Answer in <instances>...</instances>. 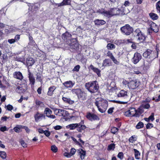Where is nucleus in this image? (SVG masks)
Wrapping results in <instances>:
<instances>
[{
    "label": "nucleus",
    "mask_w": 160,
    "mask_h": 160,
    "mask_svg": "<svg viewBox=\"0 0 160 160\" xmlns=\"http://www.w3.org/2000/svg\"><path fill=\"white\" fill-rule=\"evenodd\" d=\"M94 103L98 110L102 113L105 112L108 106V101L101 98H96Z\"/></svg>",
    "instance_id": "1"
},
{
    "label": "nucleus",
    "mask_w": 160,
    "mask_h": 160,
    "mask_svg": "<svg viewBox=\"0 0 160 160\" xmlns=\"http://www.w3.org/2000/svg\"><path fill=\"white\" fill-rule=\"evenodd\" d=\"M85 87L90 92L94 93L97 92L99 89V85L96 81H92L86 83Z\"/></svg>",
    "instance_id": "2"
},
{
    "label": "nucleus",
    "mask_w": 160,
    "mask_h": 160,
    "mask_svg": "<svg viewBox=\"0 0 160 160\" xmlns=\"http://www.w3.org/2000/svg\"><path fill=\"white\" fill-rule=\"evenodd\" d=\"M142 112L137 110L134 108H130L129 109L125 112L124 115L127 117L135 116L139 117Z\"/></svg>",
    "instance_id": "3"
},
{
    "label": "nucleus",
    "mask_w": 160,
    "mask_h": 160,
    "mask_svg": "<svg viewBox=\"0 0 160 160\" xmlns=\"http://www.w3.org/2000/svg\"><path fill=\"white\" fill-rule=\"evenodd\" d=\"M143 56L147 59H152L154 60L158 57V54L155 51L148 49L143 54Z\"/></svg>",
    "instance_id": "4"
},
{
    "label": "nucleus",
    "mask_w": 160,
    "mask_h": 160,
    "mask_svg": "<svg viewBox=\"0 0 160 160\" xmlns=\"http://www.w3.org/2000/svg\"><path fill=\"white\" fill-rule=\"evenodd\" d=\"M147 23L150 26V28L148 29V32L149 34H150L152 32H157L158 31V27L155 23L151 21H148Z\"/></svg>",
    "instance_id": "5"
},
{
    "label": "nucleus",
    "mask_w": 160,
    "mask_h": 160,
    "mask_svg": "<svg viewBox=\"0 0 160 160\" xmlns=\"http://www.w3.org/2000/svg\"><path fill=\"white\" fill-rule=\"evenodd\" d=\"M120 29L123 34L127 35H129L133 31V28L129 24H126L122 27Z\"/></svg>",
    "instance_id": "6"
},
{
    "label": "nucleus",
    "mask_w": 160,
    "mask_h": 160,
    "mask_svg": "<svg viewBox=\"0 0 160 160\" xmlns=\"http://www.w3.org/2000/svg\"><path fill=\"white\" fill-rule=\"evenodd\" d=\"M135 32L136 33V37L138 42H142L145 39V35L142 33L139 29H137Z\"/></svg>",
    "instance_id": "7"
},
{
    "label": "nucleus",
    "mask_w": 160,
    "mask_h": 160,
    "mask_svg": "<svg viewBox=\"0 0 160 160\" xmlns=\"http://www.w3.org/2000/svg\"><path fill=\"white\" fill-rule=\"evenodd\" d=\"M86 117L88 120L92 121H99L100 120V118L98 116L94 113L90 112L87 113Z\"/></svg>",
    "instance_id": "8"
},
{
    "label": "nucleus",
    "mask_w": 160,
    "mask_h": 160,
    "mask_svg": "<svg viewBox=\"0 0 160 160\" xmlns=\"http://www.w3.org/2000/svg\"><path fill=\"white\" fill-rule=\"evenodd\" d=\"M138 85V83L136 80L131 81L128 83L129 88L132 89L136 88Z\"/></svg>",
    "instance_id": "9"
},
{
    "label": "nucleus",
    "mask_w": 160,
    "mask_h": 160,
    "mask_svg": "<svg viewBox=\"0 0 160 160\" xmlns=\"http://www.w3.org/2000/svg\"><path fill=\"white\" fill-rule=\"evenodd\" d=\"M142 56L141 54L139 53L136 52L134 54L132 61L134 64H136L139 62Z\"/></svg>",
    "instance_id": "10"
},
{
    "label": "nucleus",
    "mask_w": 160,
    "mask_h": 160,
    "mask_svg": "<svg viewBox=\"0 0 160 160\" xmlns=\"http://www.w3.org/2000/svg\"><path fill=\"white\" fill-rule=\"evenodd\" d=\"M34 118L36 122H38L41 120L43 118H45L44 115L42 113L37 112L34 115Z\"/></svg>",
    "instance_id": "11"
},
{
    "label": "nucleus",
    "mask_w": 160,
    "mask_h": 160,
    "mask_svg": "<svg viewBox=\"0 0 160 160\" xmlns=\"http://www.w3.org/2000/svg\"><path fill=\"white\" fill-rule=\"evenodd\" d=\"M84 123V121L82 120L80 122L77 123L78 125L77 127V130L80 132H82L84 131L86 128V126L84 125H83Z\"/></svg>",
    "instance_id": "12"
},
{
    "label": "nucleus",
    "mask_w": 160,
    "mask_h": 160,
    "mask_svg": "<svg viewBox=\"0 0 160 160\" xmlns=\"http://www.w3.org/2000/svg\"><path fill=\"white\" fill-rule=\"evenodd\" d=\"M28 78L30 83L32 85H34L35 82V79L33 74L30 72L29 69L28 70Z\"/></svg>",
    "instance_id": "13"
},
{
    "label": "nucleus",
    "mask_w": 160,
    "mask_h": 160,
    "mask_svg": "<svg viewBox=\"0 0 160 160\" xmlns=\"http://www.w3.org/2000/svg\"><path fill=\"white\" fill-rule=\"evenodd\" d=\"M56 111H58L57 114L60 116L65 117L68 114V112L65 110L62 109H57Z\"/></svg>",
    "instance_id": "14"
},
{
    "label": "nucleus",
    "mask_w": 160,
    "mask_h": 160,
    "mask_svg": "<svg viewBox=\"0 0 160 160\" xmlns=\"http://www.w3.org/2000/svg\"><path fill=\"white\" fill-rule=\"evenodd\" d=\"M26 62L27 66H32L35 63V61L32 58L29 57L26 58Z\"/></svg>",
    "instance_id": "15"
},
{
    "label": "nucleus",
    "mask_w": 160,
    "mask_h": 160,
    "mask_svg": "<svg viewBox=\"0 0 160 160\" xmlns=\"http://www.w3.org/2000/svg\"><path fill=\"white\" fill-rule=\"evenodd\" d=\"M13 77L16 78L20 80H22L23 78V75L20 72H16L13 74Z\"/></svg>",
    "instance_id": "16"
},
{
    "label": "nucleus",
    "mask_w": 160,
    "mask_h": 160,
    "mask_svg": "<svg viewBox=\"0 0 160 160\" xmlns=\"http://www.w3.org/2000/svg\"><path fill=\"white\" fill-rule=\"evenodd\" d=\"M153 60L152 59H147V60H145L144 62L143 65L144 68L146 69H148L150 67L151 65V63L152 61Z\"/></svg>",
    "instance_id": "17"
},
{
    "label": "nucleus",
    "mask_w": 160,
    "mask_h": 160,
    "mask_svg": "<svg viewBox=\"0 0 160 160\" xmlns=\"http://www.w3.org/2000/svg\"><path fill=\"white\" fill-rule=\"evenodd\" d=\"M111 16L116 15L120 14V10L118 8H112L110 9Z\"/></svg>",
    "instance_id": "18"
},
{
    "label": "nucleus",
    "mask_w": 160,
    "mask_h": 160,
    "mask_svg": "<svg viewBox=\"0 0 160 160\" xmlns=\"http://www.w3.org/2000/svg\"><path fill=\"white\" fill-rule=\"evenodd\" d=\"M128 96V92L124 90H121L118 94V97H121L126 98Z\"/></svg>",
    "instance_id": "19"
},
{
    "label": "nucleus",
    "mask_w": 160,
    "mask_h": 160,
    "mask_svg": "<svg viewBox=\"0 0 160 160\" xmlns=\"http://www.w3.org/2000/svg\"><path fill=\"white\" fill-rule=\"evenodd\" d=\"M89 68L91 69L94 72L96 73L98 77L101 76V71L100 70L94 67L92 65H90Z\"/></svg>",
    "instance_id": "20"
},
{
    "label": "nucleus",
    "mask_w": 160,
    "mask_h": 160,
    "mask_svg": "<svg viewBox=\"0 0 160 160\" xmlns=\"http://www.w3.org/2000/svg\"><path fill=\"white\" fill-rule=\"evenodd\" d=\"M63 84L66 88H68L72 87L73 86L74 84L73 83L72 81H69L64 82L63 83Z\"/></svg>",
    "instance_id": "21"
},
{
    "label": "nucleus",
    "mask_w": 160,
    "mask_h": 160,
    "mask_svg": "<svg viewBox=\"0 0 160 160\" xmlns=\"http://www.w3.org/2000/svg\"><path fill=\"white\" fill-rule=\"evenodd\" d=\"M56 87L54 86H51L48 88V90L47 92V94L49 96L52 95L54 91L56 89Z\"/></svg>",
    "instance_id": "22"
},
{
    "label": "nucleus",
    "mask_w": 160,
    "mask_h": 160,
    "mask_svg": "<svg viewBox=\"0 0 160 160\" xmlns=\"http://www.w3.org/2000/svg\"><path fill=\"white\" fill-rule=\"evenodd\" d=\"M94 22L95 25L100 26L104 24L106 22L103 20L97 19L94 21Z\"/></svg>",
    "instance_id": "23"
},
{
    "label": "nucleus",
    "mask_w": 160,
    "mask_h": 160,
    "mask_svg": "<svg viewBox=\"0 0 160 160\" xmlns=\"http://www.w3.org/2000/svg\"><path fill=\"white\" fill-rule=\"evenodd\" d=\"M78 98H81L82 100H85L86 99L87 95L86 93L83 91L81 90V92L78 95Z\"/></svg>",
    "instance_id": "24"
},
{
    "label": "nucleus",
    "mask_w": 160,
    "mask_h": 160,
    "mask_svg": "<svg viewBox=\"0 0 160 160\" xmlns=\"http://www.w3.org/2000/svg\"><path fill=\"white\" fill-rule=\"evenodd\" d=\"M133 151L134 152V155L135 158L138 160L140 159V157L141 156L140 153L138 150H137L136 149H134Z\"/></svg>",
    "instance_id": "25"
},
{
    "label": "nucleus",
    "mask_w": 160,
    "mask_h": 160,
    "mask_svg": "<svg viewBox=\"0 0 160 160\" xmlns=\"http://www.w3.org/2000/svg\"><path fill=\"white\" fill-rule=\"evenodd\" d=\"M111 65V62L108 59H106L103 61L102 63V66L104 67L109 66Z\"/></svg>",
    "instance_id": "26"
},
{
    "label": "nucleus",
    "mask_w": 160,
    "mask_h": 160,
    "mask_svg": "<svg viewBox=\"0 0 160 160\" xmlns=\"http://www.w3.org/2000/svg\"><path fill=\"white\" fill-rule=\"evenodd\" d=\"M78 125L77 123L71 124L67 126L66 128L67 129H69L70 130H74L77 128Z\"/></svg>",
    "instance_id": "27"
},
{
    "label": "nucleus",
    "mask_w": 160,
    "mask_h": 160,
    "mask_svg": "<svg viewBox=\"0 0 160 160\" xmlns=\"http://www.w3.org/2000/svg\"><path fill=\"white\" fill-rule=\"evenodd\" d=\"M79 151L80 158L82 160L84 158L85 156L86 155V152L82 149H80Z\"/></svg>",
    "instance_id": "28"
},
{
    "label": "nucleus",
    "mask_w": 160,
    "mask_h": 160,
    "mask_svg": "<svg viewBox=\"0 0 160 160\" xmlns=\"http://www.w3.org/2000/svg\"><path fill=\"white\" fill-rule=\"evenodd\" d=\"M71 3L70 0H63L62 3L58 4V6H61L64 5H68L70 4Z\"/></svg>",
    "instance_id": "29"
},
{
    "label": "nucleus",
    "mask_w": 160,
    "mask_h": 160,
    "mask_svg": "<svg viewBox=\"0 0 160 160\" xmlns=\"http://www.w3.org/2000/svg\"><path fill=\"white\" fill-rule=\"evenodd\" d=\"M149 16L150 18L153 20H157L158 18V15L154 13H150L149 14Z\"/></svg>",
    "instance_id": "30"
},
{
    "label": "nucleus",
    "mask_w": 160,
    "mask_h": 160,
    "mask_svg": "<svg viewBox=\"0 0 160 160\" xmlns=\"http://www.w3.org/2000/svg\"><path fill=\"white\" fill-rule=\"evenodd\" d=\"M81 90L79 88H74L72 90L71 92L73 94H76L78 97L79 93L81 92Z\"/></svg>",
    "instance_id": "31"
},
{
    "label": "nucleus",
    "mask_w": 160,
    "mask_h": 160,
    "mask_svg": "<svg viewBox=\"0 0 160 160\" xmlns=\"http://www.w3.org/2000/svg\"><path fill=\"white\" fill-rule=\"evenodd\" d=\"M44 112L46 116L48 117L51 114L52 111L49 108H47L45 109Z\"/></svg>",
    "instance_id": "32"
},
{
    "label": "nucleus",
    "mask_w": 160,
    "mask_h": 160,
    "mask_svg": "<svg viewBox=\"0 0 160 160\" xmlns=\"http://www.w3.org/2000/svg\"><path fill=\"white\" fill-rule=\"evenodd\" d=\"M30 5H28L29 6V9H30V6L32 7V8H31V9L33 11H36L38 9V4H32H32H29Z\"/></svg>",
    "instance_id": "33"
},
{
    "label": "nucleus",
    "mask_w": 160,
    "mask_h": 160,
    "mask_svg": "<svg viewBox=\"0 0 160 160\" xmlns=\"http://www.w3.org/2000/svg\"><path fill=\"white\" fill-rule=\"evenodd\" d=\"M36 79L38 81L42 83V74L40 73H38L37 75Z\"/></svg>",
    "instance_id": "34"
},
{
    "label": "nucleus",
    "mask_w": 160,
    "mask_h": 160,
    "mask_svg": "<svg viewBox=\"0 0 160 160\" xmlns=\"http://www.w3.org/2000/svg\"><path fill=\"white\" fill-rule=\"evenodd\" d=\"M7 41H4L2 43H0V48L2 49H5L7 47Z\"/></svg>",
    "instance_id": "35"
},
{
    "label": "nucleus",
    "mask_w": 160,
    "mask_h": 160,
    "mask_svg": "<svg viewBox=\"0 0 160 160\" xmlns=\"http://www.w3.org/2000/svg\"><path fill=\"white\" fill-rule=\"evenodd\" d=\"M141 107L144 108L148 109L150 108V105L148 103L142 102Z\"/></svg>",
    "instance_id": "36"
},
{
    "label": "nucleus",
    "mask_w": 160,
    "mask_h": 160,
    "mask_svg": "<svg viewBox=\"0 0 160 160\" xmlns=\"http://www.w3.org/2000/svg\"><path fill=\"white\" fill-rule=\"evenodd\" d=\"M137 139V138L136 136L133 135L129 138V141L130 142L133 143Z\"/></svg>",
    "instance_id": "37"
},
{
    "label": "nucleus",
    "mask_w": 160,
    "mask_h": 160,
    "mask_svg": "<svg viewBox=\"0 0 160 160\" xmlns=\"http://www.w3.org/2000/svg\"><path fill=\"white\" fill-rule=\"evenodd\" d=\"M144 124L141 122H139L136 126V128L137 129H139L143 128Z\"/></svg>",
    "instance_id": "38"
},
{
    "label": "nucleus",
    "mask_w": 160,
    "mask_h": 160,
    "mask_svg": "<svg viewBox=\"0 0 160 160\" xmlns=\"http://www.w3.org/2000/svg\"><path fill=\"white\" fill-rule=\"evenodd\" d=\"M107 47L108 49L111 50L114 49L115 48V46L113 44L109 43L107 44Z\"/></svg>",
    "instance_id": "39"
},
{
    "label": "nucleus",
    "mask_w": 160,
    "mask_h": 160,
    "mask_svg": "<svg viewBox=\"0 0 160 160\" xmlns=\"http://www.w3.org/2000/svg\"><path fill=\"white\" fill-rule=\"evenodd\" d=\"M115 144L111 143L108 145V150H114L115 148Z\"/></svg>",
    "instance_id": "40"
},
{
    "label": "nucleus",
    "mask_w": 160,
    "mask_h": 160,
    "mask_svg": "<svg viewBox=\"0 0 160 160\" xmlns=\"http://www.w3.org/2000/svg\"><path fill=\"white\" fill-rule=\"evenodd\" d=\"M111 14L110 10L108 11L105 10L103 16L108 17H110L112 16Z\"/></svg>",
    "instance_id": "41"
},
{
    "label": "nucleus",
    "mask_w": 160,
    "mask_h": 160,
    "mask_svg": "<svg viewBox=\"0 0 160 160\" xmlns=\"http://www.w3.org/2000/svg\"><path fill=\"white\" fill-rule=\"evenodd\" d=\"M16 60L18 62H22L24 64H26L25 60L24 58H21L19 57H16Z\"/></svg>",
    "instance_id": "42"
},
{
    "label": "nucleus",
    "mask_w": 160,
    "mask_h": 160,
    "mask_svg": "<svg viewBox=\"0 0 160 160\" xmlns=\"http://www.w3.org/2000/svg\"><path fill=\"white\" fill-rule=\"evenodd\" d=\"M7 156L6 153L4 151H0V157L2 159L6 158Z\"/></svg>",
    "instance_id": "43"
},
{
    "label": "nucleus",
    "mask_w": 160,
    "mask_h": 160,
    "mask_svg": "<svg viewBox=\"0 0 160 160\" xmlns=\"http://www.w3.org/2000/svg\"><path fill=\"white\" fill-rule=\"evenodd\" d=\"M51 150L54 153L56 152L58 150V148L55 145H52L51 147Z\"/></svg>",
    "instance_id": "44"
},
{
    "label": "nucleus",
    "mask_w": 160,
    "mask_h": 160,
    "mask_svg": "<svg viewBox=\"0 0 160 160\" xmlns=\"http://www.w3.org/2000/svg\"><path fill=\"white\" fill-rule=\"evenodd\" d=\"M118 128L115 127H113L111 128V132L113 134H115L118 131Z\"/></svg>",
    "instance_id": "45"
},
{
    "label": "nucleus",
    "mask_w": 160,
    "mask_h": 160,
    "mask_svg": "<svg viewBox=\"0 0 160 160\" xmlns=\"http://www.w3.org/2000/svg\"><path fill=\"white\" fill-rule=\"evenodd\" d=\"M71 35L68 32H66L65 33L63 34L62 35V38H67L68 37H71Z\"/></svg>",
    "instance_id": "46"
},
{
    "label": "nucleus",
    "mask_w": 160,
    "mask_h": 160,
    "mask_svg": "<svg viewBox=\"0 0 160 160\" xmlns=\"http://www.w3.org/2000/svg\"><path fill=\"white\" fill-rule=\"evenodd\" d=\"M22 126H18L15 127L13 128L14 130L16 132H20V130Z\"/></svg>",
    "instance_id": "47"
},
{
    "label": "nucleus",
    "mask_w": 160,
    "mask_h": 160,
    "mask_svg": "<svg viewBox=\"0 0 160 160\" xmlns=\"http://www.w3.org/2000/svg\"><path fill=\"white\" fill-rule=\"evenodd\" d=\"M156 8L157 11L160 13V1L156 3Z\"/></svg>",
    "instance_id": "48"
},
{
    "label": "nucleus",
    "mask_w": 160,
    "mask_h": 160,
    "mask_svg": "<svg viewBox=\"0 0 160 160\" xmlns=\"http://www.w3.org/2000/svg\"><path fill=\"white\" fill-rule=\"evenodd\" d=\"M117 157L120 160H122L124 157V155L123 152H119L118 154Z\"/></svg>",
    "instance_id": "49"
},
{
    "label": "nucleus",
    "mask_w": 160,
    "mask_h": 160,
    "mask_svg": "<svg viewBox=\"0 0 160 160\" xmlns=\"http://www.w3.org/2000/svg\"><path fill=\"white\" fill-rule=\"evenodd\" d=\"M16 90L17 92L19 93H21L23 92L22 88L20 86L17 87L16 88Z\"/></svg>",
    "instance_id": "50"
},
{
    "label": "nucleus",
    "mask_w": 160,
    "mask_h": 160,
    "mask_svg": "<svg viewBox=\"0 0 160 160\" xmlns=\"http://www.w3.org/2000/svg\"><path fill=\"white\" fill-rule=\"evenodd\" d=\"M20 143L21 145L24 148H26L27 147V144L24 142L23 140H21L20 141Z\"/></svg>",
    "instance_id": "51"
},
{
    "label": "nucleus",
    "mask_w": 160,
    "mask_h": 160,
    "mask_svg": "<svg viewBox=\"0 0 160 160\" xmlns=\"http://www.w3.org/2000/svg\"><path fill=\"white\" fill-rule=\"evenodd\" d=\"M148 118L150 121H153L154 119V113H152L151 115L148 117Z\"/></svg>",
    "instance_id": "52"
},
{
    "label": "nucleus",
    "mask_w": 160,
    "mask_h": 160,
    "mask_svg": "<svg viewBox=\"0 0 160 160\" xmlns=\"http://www.w3.org/2000/svg\"><path fill=\"white\" fill-rule=\"evenodd\" d=\"M35 103L36 105H38V106H41V105H43V103L42 102L40 101H39L38 100H36L35 101Z\"/></svg>",
    "instance_id": "53"
},
{
    "label": "nucleus",
    "mask_w": 160,
    "mask_h": 160,
    "mask_svg": "<svg viewBox=\"0 0 160 160\" xmlns=\"http://www.w3.org/2000/svg\"><path fill=\"white\" fill-rule=\"evenodd\" d=\"M153 126L152 124L151 123H148L146 125V128L147 129H149L153 127Z\"/></svg>",
    "instance_id": "54"
},
{
    "label": "nucleus",
    "mask_w": 160,
    "mask_h": 160,
    "mask_svg": "<svg viewBox=\"0 0 160 160\" xmlns=\"http://www.w3.org/2000/svg\"><path fill=\"white\" fill-rule=\"evenodd\" d=\"M63 155L64 156L67 157L68 158H69L72 156L70 153H69L67 152H64Z\"/></svg>",
    "instance_id": "55"
},
{
    "label": "nucleus",
    "mask_w": 160,
    "mask_h": 160,
    "mask_svg": "<svg viewBox=\"0 0 160 160\" xmlns=\"http://www.w3.org/2000/svg\"><path fill=\"white\" fill-rule=\"evenodd\" d=\"M80 68V66L79 65H77L74 67L73 69V71H74L78 72L79 71Z\"/></svg>",
    "instance_id": "56"
},
{
    "label": "nucleus",
    "mask_w": 160,
    "mask_h": 160,
    "mask_svg": "<svg viewBox=\"0 0 160 160\" xmlns=\"http://www.w3.org/2000/svg\"><path fill=\"white\" fill-rule=\"evenodd\" d=\"M62 99L64 101L69 103H70L71 101V100L70 98H67L65 97H62Z\"/></svg>",
    "instance_id": "57"
},
{
    "label": "nucleus",
    "mask_w": 160,
    "mask_h": 160,
    "mask_svg": "<svg viewBox=\"0 0 160 160\" xmlns=\"http://www.w3.org/2000/svg\"><path fill=\"white\" fill-rule=\"evenodd\" d=\"M76 152V150L75 149L73 148H72L71 149L70 152V153L71 156L73 155Z\"/></svg>",
    "instance_id": "58"
},
{
    "label": "nucleus",
    "mask_w": 160,
    "mask_h": 160,
    "mask_svg": "<svg viewBox=\"0 0 160 160\" xmlns=\"http://www.w3.org/2000/svg\"><path fill=\"white\" fill-rule=\"evenodd\" d=\"M107 56L111 59L114 57L112 53L110 51H108L107 53Z\"/></svg>",
    "instance_id": "59"
},
{
    "label": "nucleus",
    "mask_w": 160,
    "mask_h": 160,
    "mask_svg": "<svg viewBox=\"0 0 160 160\" xmlns=\"http://www.w3.org/2000/svg\"><path fill=\"white\" fill-rule=\"evenodd\" d=\"M111 59L114 63L116 64H119V62L114 58V57H113Z\"/></svg>",
    "instance_id": "60"
},
{
    "label": "nucleus",
    "mask_w": 160,
    "mask_h": 160,
    "mask_svg": "<svg viewBox=\"0 0 160 160\" xmlns=\"http://www.w3.org/2000/svg\"><path fill=\"white\" fill-rule=\"evenodd\" d=\"M44 133L47 137H49L50 135V132L48 130L44 131Z\"/></svg>",
    "instance_id": "61"
},
{
    "label": "nucleus",
    "mask_w": 160,
    "mask_h": 160,
    "mask_svg": "<svg viewBox=\"0 0 160 160\" xmlns=\"http://www.w3.org/2000/svg\"><path fill=\"white\" fill-rule=\"evenodd\" d=\"M2 59L3 60L7 61L8 59V57L6 54H3L2 56Z\"/></svg>",
    "instance_id": "62"
},
{
    "label": "nucleus",
    "mask_w": 160,
    "mask_h": 160,
    "mask_svg": "<svg viewBox=\"0 0 160 160\" xmlns=\"http://www.w3.org/2000/svg\"><path fill=\"white\" fill-rule=\"evenodd\" d=\"M13 108V107L12 105L9 104L7 106V109L9 111H11Z\"/></svg>",
    "instance_id": "63"
},
{
    "label": "nucleus",
    "mask_w": 160,
    "mask_h": 160,
    "mask_svg": "<svg viewBox=\"0 0 160 160\" xmlns=\"http://www.w3.org/2000/svg\"><path fill=\"white\" fill-rule=\"evenodd\" d=\"M8 42L10 44H12L15 42V40L14 39H9L8 40Z\"/></svg>",
    "instance_id": "64"
}]
</instances>
